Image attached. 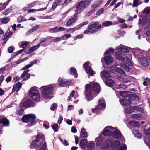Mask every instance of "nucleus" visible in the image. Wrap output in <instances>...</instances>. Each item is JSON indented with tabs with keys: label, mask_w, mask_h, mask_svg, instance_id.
I'll use <instances>...</instances> for the list:
<instances>
[{
	"label": "nucleus",
	"mask_w": 150,
	"mask_h": 150,
	"mask_svg": "<svg viewBox=\"0 0 150 150\" xmlns=\"http://www.w3.org/2000/svg\"><path fill=\"white\" fill-rule=\"evenodd\" d=\"M71 36V35L69 34H66L63 35L62 37V39L65 40H67Z\"/></svg>",
	"instance_id": "obj_52"
},
{
	"label": "nucleus",
	"mask_w": 150,
	"mask_h": 150,
	"mask_svg": "<svg viewBox=\"0 0 150 150\" xmlns=\"http://www.w3.org/2000/svg\"><path fill=\"white\" fill-rule=\"evenodd\" d=\"M104 83L106 85L109 86H112L115 83L113 80L110 79L106 80L104 81Z\"/></svg>",
	"instance_id": "obj_32"
},
{
	"label": "nucleus",
	"mask_w": 150,
	"mask_h": 150,
	"mask_svg": "<svg viewBox=\"0 0 150 150\" xmlns=\"http://www.w3.org/2000/svg\"><path fill=\"white\" fill-rule=\"evenodd\" d=\"M150 18L146 17H144L141 20L140 19L139 21V23L142 25H146L145 27L148 29H150ZM146 34L148 36H150V30L146 32Z\"/></svg>",
	"instance_id": "obj_13"
},
{
	"label": "nucleus",
	"mask_w": 150,
	"mask_h": 150,
	"mask_svg": "<svg viewBox=\"0 0 150 150\" xmlns=\"http://www.w3.org/2000/svg\"><path fill=\"white\" fill-rule=\"evenodd\" d=\"M96 144L92 141H90L87 145V148L89 150H93L95 148Z\"/></svg>",
	"instance_id": "obj_30"
},
{
	"label": "nucleus",
	"mask_w": 150,
	"mask_h": 150,
	"mask_svg": "<svg viewBox=\"0 0 150 150\" xmlns=\"http://www.w3.org/2000/svg\"><path fill=\"white\" fill-rule=\"evenodd\" d=\"M30 100L24 99L21 101L20 105L23 107L27 108L30 105Z\"/></svg>",
	"instance_id": "obj_26"
},
{
	"label": "nucleus",
	"mask_w": 150,
	"mask_h": 150,
	"mask_svg": "<svg viewBox=\"0 0 150 150\" xmlns=\"http://www.w3.org/2000/svg\"><path fill=\"white\" fill-rule=\"evenodd\" d=\"M112 133L111 136L117 139L120 138L123 141H125V139L122 134L116 128L113 127L112 129Z\"/></svg>",
	"instance_id": "obj_14"
},
{
	"label": "nucleus",
	"mask_w": 150,
	"mask_h": 150,
	"mask_svg": "<svg viewBox=\"0 0 150 150\" xmlns=\"http://www.w3.org/2000/svg\"><path fill=\"white\" fill-rule=\"evenodd\" d=\"M39 25H36L33 27L29 31L30 32H32L35 30L39 28Z\"/></svg>",
	"instance_id": "obj_58"
},
{
	"label": "nucleus",
	"mask_w": 150,
	"mask_h": 150,
	"mask_svg": "<svg viewBox=\"0 0 150 150\" xmlns=\"http://www.w3.org/2000/svg\"><path fill=\"white\" fill-rule=\"evenodd\" d=\"M22 121L24 122H28L31 121L32 125H35L37 121L36 119L35 115L33 114H29L24 116L22 118Z\"/></svg>",
	"instance_id": "obj_12"
},
{
	"label": "nucleus",
	"mask_w": 150,
	"mask_h": 150,
	"mask_svg": "<svg viewBox=\"0 0 150 150\" xmlns=\"http://www.w3.org/2000/svg\"><path fill=\"white\" fill-rule=\"evenodd\" d=\"M57 107V104L56 103H54L51 105L50 107V109L51 110H54L56 109Z\"/></svg>",
	"instance_id": "obj_53"
},
{
	"label": "nucleus",
	"mask_w": 150,
	"mask_h": 150,
	"mask_svg": "<svg viewBox=\"0 0 150 150\" xmlns=\"http://www.w3.org/2000/svg\"><path fill=\"white\" fill-rule=\"evenodd\" d=\"M65 28L62 27H57L55 28H50L49 30V31L51 33L57 32L64 30Z\"/></svg>",
	"instance_id": "obj_22"
},
{
	"label": "nucleus",
	"mask_w": 150,
	"mask_h": 150,
	"mask_svg": "<svg viewBox=\"0 0 150 150\" xmlns=\"http://www.w3.org/2000/svg\"><path fill=\"white\" fill-rule=\"evenodd\" d=\"M104 59L105 61V63L107 64H110L114 62L113 58L110 55L105 56L104 55Z\"/></svg>",
	"instance_id": "obj_20"
},
{
	"label": "nucleus",
	"mask_w": 150,
	"mask_h": 150,
	"mask_svg": "<svg viewBox=\"0 0 150 150\" xmlns=\"http://www.w3.org/2000/svg\"><path fill=\"white\" fill-rule=\"evenodd\" d=\"M19 91V82L14 84L13 86L12 93H13L16 91V92H18Z\"/></svg>",
	"instance_id": "obj_39"
},
{
	"label": "nucleus",
	"mask_w": 150,
	"mask_h": 150,
	"mask_svg": "<svg viewBox=\"0 0 150 150\" xmlns=\"http://www.w3.org/2000/svg\"><path fill=\"white\" fill-rule=\"evenodd\" d=\"M63 120V118L62 116V115H60L59 116L58 118V123H59V124H60L62 122Z\"/></svg>",
	"instance_id": "obj_63"
},
{
	"label": "nucleus",
	"mask_w": 150,
	"mask_h": 150,
	"mask_svg": "<svg viewBox=\"0 0 150 150\" xmlns=\"http://www.w3.org/2000/svg\"><path fill=\"white\" fill-rule=\"evenodd\" d=\"M129 3L127 4V6H131L132 5L133 7H137L138 5L142 3V2L138 0H127Z\"/></svg>",
	"instance_id": "obj_19"
},
{
	"label": "nucleus",
	"mask_w": 150,
	"mask_h": 150,
	"mask_svg": "<svg viewBox=\"0 0 150 150\" xmlns=\"http://www.w3.org/2000/svg\"><path fill=\"white\" fill-rule=\"evenodd\" d=\"M62 0H55L52 6V9H54L61 2Z\"/></svg>",
	"instance_id": "obj_45"
},
{
	"label": "nucleus",
	"mask_w": 150,
	"mask_h": 150,
	"mask_svg": "<svg viewBox=\"0 0 150 150\" xmlns=\"http://www.w3.org/2000/svg\"><path fill=\"white\" fill-rule=\"evenodd\" d=\"M85 96L86 100L90 101L96 96L101 90L99 84L92 83L86 84L85 86Z\"/></svg>",
	"instance_id": "obj_1"
},
{
	"label": "nucleus",
	"mask_w": 150,
	"mask_h": 150,
	"mask_svg": "<svg viewBox=\"0 0 150 150\" xmlns=\"http://www.w3.org/2000/svg\"><path fill=\"white\" fill-rule=\"evenodd\" d=\"M58 125L56 123L52 126V129L55 132L58 131Z\"/></svg>",
	"instance_id": "obj_54"
},
{
	"label": "nucleus",
	"mask_w": 150,
	"mask_h": 150,
	"mask_svg": "<svg viewBox=\"0 0 150 150\" xmlns=\"http://www.w3.org/2000/svg\"><path fill=\"white\" fill-rule=\"evenodd\" d=\"M12 33L11 31L6 32L5 33V35L2 36V38L3 40H6L7 38L11 36L12 35Z\"/></svg>",
	"instance_id": "obj_40"
},
{
	"label": "nucleus",
	"mask_w": 150,
	"mask_h": 150,
	"mask_svg": "<svg viewBox=\"0 0 150 150\" xmlns=\"http://www.w3.org/2000/svg\"><path fill=\"white\" fill-rule=\"evenodd\" d=\"M75 91L74 90L72 91L71 93L70 94V96L69 97L68 100L69 101L71 100L73 101V99H75L76 98V96H74Z\"/></svg>",
	"instance_id": "obj_43"
},
{
	"label": "nucleus",
	"mask_w": 150,
	"mask_h": 150,
	"mask_svg": "<svg viewBox=\"0 0 150 150\" xmlns=\"http://www.w3.org/2000/svg\"><path fill=\"white\" fill-rule=\"evenodd\" d=\"M70 73L71 74L74 75L75 78L77 76L76 70L74 68L71 67L70 69Z\"/></svg>",
	"instance_id": "obj_36"
},
{
	"label": "nucleus",
	"mask_w": 150,
	"mask_h": 150,
	"mask_svg": "<svg viewBox=\"0 0 150 150\" xmlns=\"http://www.w3.org/2000/svg\"><path fill=\"white\" fill-rule=\"evenodd\" d=\"M132 52L135 57L138 60L139 62L141 65L144 66H146L148 65L149 63L147 59L142 56V55H139V54L143 53L144 52V50L137 48L132 49Z\"/></svg>",
	"instance_id": "obj_5"
},
{
	"label": "nucleus",
	"mask_w": 150,
	"mask_h": 150,
	"mask_svg": "<svg viewBox=\"0 0 150 150\" xmlns=\"http://www.w3.org/2000/svg\"><path fill=\"white\" fill-rule=\"evenodd\" d=\"M119 66L121 68H123V69L125 70L127 72H128L129 71L130 69L129 67L127 66L125 64V63H121L120 64Z\"/></svg>",
	"instance_id": "obj_35"
},
{
	"label": "nucleus",
	"mask_w": 150,
	"mask_h": 150,
	"mask_svg": "<svg viewBox=\"0 0 150 150\" xmlns=\"http://www.w3.org/2000/svg\"><path fill=\"white\" fill-rule=\"evenodd\" d=\"M58 81H60L59 85L62 87H64L67 86L70 82L65 79H62L61 78H59Z\"/></svg>",
	"instance_id": "obj_24"
},
{
	"label": "nucleus",
	"mask_w": 150,
	"mask_h": 150,
	"mask_svg": "<svg viewBox=\"0 0 150 150\" xmlns=\"http://www.w3.org/2000/svg\"><path fill=\"white\" fill-rule=\"evenodd\" d=\"M88 142V141L87 139H83L80 142V145L81 148L84 149L86 147V144Z\"/></svg>",
	"instance_id": "obj_33"
},
{
	"label": "nucleus",
	"mask_w": 150,
	"mask_h": 150,
	"mask_svg": "<svg viewBox=\"0 0 150 150\" xmlns=\"http://www.w3.org/2000/svg\"><path fill=\"white\" fill-rule=\"evenodd\" d=\"M93 0H81L76 6V12L80 13L87 7Z\"/></svg>",
	"instance_id": "obj_10"
},
{
	"label": "nucleus",
	"mask_w": 150,
	"mask_h": 150,
	"mask_svg": "<svg viewBox=\"0 0 150 150\" xmlns=\"http://www.w3.org/2000/svg\"><path fill=\"white\" fill-rule=\"evenodd\" d=\"M88 21H86L85 22H83L74 28L69 29V31H70L71 32L73 33L75 30H78L80 28L84 26L85 25L88 24Z\"/></svg>",
	"instance_id": "obj_21"
},
{
	"label": "nucleus",
	"mask_w": 150,
	"mask_h": 150,
	"mask_svg": "<svg viewBox=\"0 0 150 150\" xmlns=\"http://www.w3.org/2000/svg\"><path fill=\"white\" fill-rule=\"evenodd\" d=\"M104 11V9L103 8H101L96 13V15H99Z\"/></svg>",
	"instance_id": "obj_57"
},
{
	"label": "nucleus",
	"mask_w": 150,
	"mask_h": 150,
	"mask_svg": "<svg viewBox=\"0 0 150 150\" xmlns=\"http://www.w3.org/2000/svg\"><path fill=\"white\" fill-rule=\"evenodd\" d=\"M0 124H2L4 127H8L10 125L9 120L6 117L1 118Z\"/></svg>",
	"instance_id": "obj_25"
},
{
	"label": "nucleus",
	"mask_w": 150,
	"mask_h": 150,
	"mask_svg": "<svg viewBox=\"0 0 150 150\" xmlns=\"http://www.w3.org/2000/svg\"><path fill=\"white\" fill-rule=\"evenodd\" d=\"M37 63V60H35L32 61L30 62V64H28L23 67L22 69V70H24L27 69H28L31 67V66H32L34 64H36Z\"/></svg>",
	"instance_id": "obj_34"
},
{
	"label": "nucleus",
	"mask_w": 150,
	"mask_h": 150,
	"mask_svg": "<svg viewBox=\"0 0 150 150\" xmlns=\"http://www.w3.org/2000/svg\"><path fill=\"white\" fill-rule=\"evenodd\" d=\"M88 134L84 128L81 129L80 132V137L82 138L87 137Z\"/></svg>",
	"instance_id": "obj_31"
},
{
	"label": "nucleus",
	"mask_w": 150,
	"mask_h": 150,
	"mask_svg": "<svg viewBox=\"0 0 150 150\" xmlns=\"http://www.w3.org/2000/svg\"><path fill=\"white\" fill-rule=\"evenodd\" d=\"M46 145L44 136L42 135L38 134L34 138L31 146L35 148L40 147V149L44 150L45 149Z\"/></svg>",
	"instance_id": "obj_4"
},
{
	"label": "nucleus",
	"mask_w": 150,
	"mask_h": 150,
	"mask_svg": "<svg viewBox=\"0 0 150 150\" xmlns=\"http://www.w3.org/2000/svg\"><path fill=\"white\" fill-rule=\"evenodd\" d=\"M10 21V18L8 17L3 18L1 19V23L3 24H6Z\"/></svg>",
	"instance_id": "obj_46"
},
{
	"label": "nucleus",
	"mask_w": 150,
	"mask_h": 150,
	"mask_svg": "<svg viewBox=\"0 0 150 150\" xmlns=\"http://www.w3.org/2000/svg\"><path fill=\"white\" fill-rule=\"evenodd\" d=\"M55 87L54 85L53 84L41 87L40 89L43 98L45 99H51L53 97V94Z\"/></svg>",
	"instance_id": "obj_3"
},
{
	"label": "nucleus",
	"mask_w": 150,
	"mask_h": 150,
	"mask_svg": "<svg viewBox=\"0 0 150 150\" xmlns=\"http://www.w3.org/2000/svg\"><path fill=\"white\" fill-rule=\"evenodd\" d=\"M128 123L131 125L135 126L136 124H137L138 123L137 122L135 121H130Z\"/></svg>",
	"instance_id": "obj_56"
},
{
	"label": "nucleus",
	"mask_w": 150,
	"mask_h": 150,
	"mask_svg": "<svg viewBox=\"0 0 150 150\" xmlns=\"http://www.w3.org/2000/svg\"><path fill=\"white\" fill-rule=\"evenodd\" d=\"M111 72L114 73H115V72L120 73L122 75L120 77V79H122L123 81L125 83H127L130 81L132 79V77L128 76L126 74L124 71L118 67H116L113 69H112V68L111 69Z\"/></svg>",
	"instance_id": "obj_7"
},
{
	"label": "nucleus",
	"mask_w": 150,
	"mask_h": 150,
	"mask_svg": "<svg viewBox=\"0 0 150 150\" xmlns=\"http://www.w3.org/2000/svg\"><path fill=\"white\" fill-rule=\"evenodd\" d=\"M14 48L13 46H10L9 47L8 49V53H12L13 51Z\"/></svg>",
	"instance_id": "obj_60"
},
{
	"label": "nucleus",
	"mask_w": 150,
	"mask_h": 150,
	"mask_svg": "<svg viewBox=\"0 0 150 150\" xmlns=\"http://www.w3.org/2000/svg\"><path fill=\"white\" fill-rule=\"evenodd\" d=\"M127 146L125 144H122L121 146L119 147L118 150H126Z\"/></svg>",
	"instance_id": "obj_55"
},
{
	"label": "nucleus",
	"mask_w": 150,
	"mask_h": 150,
	"mask_svg": "<svg viewBox=\"0 0 150 150\" xmlns=\"http://www.w3.org/2000/svg\"><path fill=\"white\" fill-rule=\"evenodd\" d=\"M139 108L137 106H130L125 109L124 113L126 114H130L134 112L135 110H139Z\"/></svg>",
	"instance_id": "obj_16"
},
{
	"label": "nucleus",
	"mask_w": 150,
	"mask_h": 150,
	"mask_svg": "<svg viewBox=\"0 0 150 150\" xmlns=\"http://www.w3.org/2000/svg\"><path fill=\"white\" fill-rule=\"evenodd\" d=\"M91 66V64L88 61L85 62L83 65L86 73L91 76L95 74V72L92 70Z\"/></svg>",
	"instance_id": "obj_15"
},
{
	"label": "nucleus",
	"mask_w": 150,
	"mask_h": 150,
	"mask_svg": "<svg viewBox=\"0 0 150 150\" xmlns=\"http://www.w3.org/2000/svg\"><path fill=\"white\" fill-rule=\"evenodd\" d=\"M29 43L26 41L22 42L21 44V47L22 48H24L26 49L27 46L28 44Z\"/></svg>",
	"instance_id": "obj_50"
},
{
	"label": "nucleus",
	"mask_w": 150,
	"mask_h": 150,
	"mask_svg": "<svg viewBox=\"0 0 150 150\" xmlns=\"http://www.w3.org/2000/svg\"><path fill=\"white\" fill-rule=\"evenodd\" d=\"M61 40V37H57L55 38L52 39V42H57L60 41Z\"/></svg>",
	"instance_id": "obj_59"
},
{
	"label": "nucleus",
	"mask_w": 150,
	"mask_h": 150,
	"mask_svg": "<svg viewBox=\"0 0 150 150\" xmlns=\"http://www.w3.org/2000/svg\"><path fill=\"white\" fill-rule=\"evenodd\" d=\"M131 99H132V100H138L139 99L138 97L135 95H133L131 97Z\"/></svg>",
	"instance_id": "obj_62"
},
{
	"label": "nucleus",
	"mask_w": 150,
	"mask_h": 150,
	"mask_svg": "<svg viewBox=\"0 0 150 150\" xmlns=\"http://www.w3.org/2000/svg\"><path fill=\"white\" fill-rule=\"evenodd\" d=\"M119 94L123 97H126L128 96L129 95V93L127 91H121L119 93Z\"/></svg>",
	"instance_id": "obj_47"
},
{
	"label": "nucleus",
	"mask_w": 150,
	"mask_h": 150,
	"mask_svg": "<svg viewBox=\"0 0 150 150\" xmlns=\"http://www.w3.org/2000/svg\"><path fill=\"white\" fill-rule=\"evenodd\" d=\"M120 144L118 140L112 141V140H108L104 142L101 145V148L106 149L112 146L113 147H117Z\"/></svg>",
	"instance_id": "obj_11"
},
{
	"label": "nucleus",
	"mask_w": 150,
	"mask_h": 150,
	"mask_svg": "<svg viewBox=\"0 0 150 150\" xmlns=\"http://www.w3.org/2000/svg\"><path fill=\"white\" fill-rule=\"evenodd\" d=\"M112 22L109 21H105L102 23L103 26L107 27L112 25Z\"/></svg>",
	"instance_id": "obj_44"
},
{
	"label": "nucleus",
	"mask_w": 150,
	"mask_h": 150,
	"mask_svg": "<svg viewBox=\"0 0 150 150\" xmlns=\"http://www.w3.org/2000/svg\"><path fill=\"white\" fill-rule=\"evenodd\" d=\"M146 56L147 58L150 61V49H149L146 52Z\"/></svg>",
	"instance_id": "obj_64"
},
{
	"label": "nucleus",
	"mask_w": 150,
	"mask_h": 150,
	"mask_svg": "<svg viewBox=\"0 0 150 150\" xmlns=\"http://www.w3.org/2000/svg\"><path fill=\"white\" fill-rule=\"evenodd\" d=\"M144 134L145 135L144 138L145 140L146 138L150 139V127L148 129L144 130Z\"/></svg>",
	"instance_id": "obj_42"
},
{
	"label": "nucleus",
	"mask_w": 150,
	"mask_h": 150,
	"mask_svg": "<svg viewBox=\"0 0 150 150\" xmlns=\"http://www.w3.org/2000/svg\"><path fill=\"white\" fill-rule=\"evenodd\" d=\"M113 127L111 126H107L104 129L103 132V134L105 136H111L112 134V129Z\"/></svg>",
	"instance_id": "obj_17"
},
{
	"label": "nucleus",
	"mask_w": 150,
	"mask_h": 150,
	"mask_svg": "<svg viewBox=\"0 0 150 150\" xmlns=\"http://www.w3.org/2000/svg\"><path fill=\"white\" fill-rule=\"evenodd\" d=\"M77 18L76 16H74L71 19L69 20L66 23V25L67 27H69L74 23L76 20Z\"/></svg>",
	"instance_id": "obj_29"
},
{
	"label": "nucleus",
	"mask_w": 150,
	"mask_h": 150,
	"mask_svg": "<svg viewBox=\"0 0 150 150\" xmlns=\"http://www.w3.org/2000/svg\"><path fill=\"white\" fill-rule=\"evenodd\" d=\"M132 117L133 119L136 120H140L142 119L141 115L140 114H132Z\"/></svg>",
	"instance_id": "obj_37"
},
{
	"label": "nucleus",
	"mask_w": 150,
	"mask_h": 150,
	"mask_svg": "<svg viewBox=\"0 0 150 150\" xmlns=\"http://www.w3.org/2000/svg\"><path fill=\"white\" fill-rule=\"evenodd\" d=\"M114 51V50L112 48H110L107 51H106L104 55H107L108 54H112Z\"/></svg>",
	"instance_id": "obj_48"
},
{
	"label": "nucleus",
	"mask_w": 150,
	"mask_h": 150,
	"mask_svg": "<svg viewBox=\"0 0 150 150\" xmlns=\"http://www.w3.org/2000/svg\"><path fill=\"white\" fill-rule=\"evenodd\" d=\"M12 7L10 6L9 8L6 9V11H4L3 13L5 15H6L12 11Z\"/></svg>",
	"instance_id": "obj_51"
},
{
	"label": "nucleus",
	"mask_w": 150,
	"mask_h": 150,
	"mask_svg": "<svg viewBox=\"0 0 150 150\" xmlns=\"http://www.w3.org/2000/svg\"><path fill=\"white\" fill-rule=\"evenodd\" d=\"M95 140L96 141V145L97 146H99L101 145L103 141V138L101 137H99L96 138Z\"/></svg>",
	"instance_id": "obj_41"
},
{
	"label": "nucleus",
	"mask_w": 150,
	"mask_h": 150,
	"mask_svg": "<svg viewBox=\"0 0 150 150\" xmlns=\"http://www.w3.org/2000/svg\"><path fill=\"white\" fill-rule=\"evenodd\" d=\"M29 70H28L24 71L23 73L21 75L20 78H19L20 80L21 81L26 80L29 79L30 76V74L28 73Z\"/></svg>",
	"instance_id": "obj_18"
},
{
	"label": "nucleus",
	"mask_w": 150,
	"mask_h": 150,
	"mask_svg": "<svg viewBox=\"0 0 150 150\" xmlns=\"http://www.w3.org/2000/svg\"><path fill=\"white\" fill-rule=\"evenodd\" d=\"M145 142L149 146V148L150 149V139L146 138Z\"/></svg>",
	"instance_id": "obj_61"
},
{
	"label": "nucleus",
	"mask_w": 150,
	"mask_h": 150,
	"mask_svg": "<svg viewBox=\"0 0 150 150\" xmlns=\"http://www.w3.org/2000/svg\"><path fill=\"white\" fill-rule=\"evenodd\" d=\"M100 4V3L99 1H96L92 5L91 8L92 9L90 11L91 12H93L95 11V9L98 7H99Z\"/></svg>",
	"instance_id": "obj_28"
},
{
	"label": "nucleus",
	"mask_w": 150,
	"mask_h": 150,
	"mask_svg": "<svg viewBox=\"0 0 150 150\" xmlns=\"http://www.w3.org/2000/svg\"><path fill=\"white\" fill-rule=\"evenodd\" d=\"M120 102L122 105L128 106L131 103V101L130 100H128L125 99H123L120 100Z\"/></svg>",
	"instance_id": "obj_27"
},
{
	"label": "nucleus",
	"mask_w": 150,
	"mask_h": 150,
	"mask_svg": "<svg viewBox=\"0 0 150 150\" xmlns=\"http://www.w3.org/2000/svg\"><path fill=\"white\" fill-rule=\"evenodd\" d=\"M130 48L129 47L120 44L116 48L117 51L115 53L116 58L119 60L125 62L129 65H132V63L129 59L127 57L125 53L128 52Z\"/></svg>",
	"instance_id": "obj_2"
},
{
	"label": "nucleus",
	"mask_w": 150,
	"mask_h": 150,
	"mask_svg": "<svg viewBox=\"0 0 150 150\" xmlns=\"http://www.w3.org/2000/svg\"><path fill=\"white\" fill-rule=\"evenodd\" d=\"M126 86L122 83H119L115 85V88L117 89H119L120 88H125Z\"/></svg>",
	"instance_id": "obj_49"
},
{
	"label": "nucleus",
	"mask_w": 150,
	"mask_h": 150,
	"mask_svg": "<svg viewBox=\"0 0 150 150\" xmlns=\"http://www.w3.org/2000/svg\"><path fill=\"white\" fill-rule=\"evenodd\" d=\"M98 22H91L84 31V33L90 34L98 31L101 27L100 25H98Z\"/></svg>",
	"instance_id": "obj_6"
},
{
	"label": "nucleus",
	"mask_w": 150,
	"mask_h": 150,
	"mask_svg": "<svg viewBox=\"0 0 150 150\" xmlns=\"http://www.w3.org/2000/svg\"><path fill=\"white\" fill-rule=\"evenodd\" d=\"M100 76L102 79L104 80L105 78H110L111 75L110 73L106 71H101Z\"/></svg>",
	"instance_id": "obj_23"
},
{
	"label": "nucleus",
	"mask_w": 150,
	"mask_h": 150,
	"mask_svg": "<svg viewBox=\"0 0 150 150\" xmlns=\"http://www.w3.org/2000/svg\"><path fill=\"white\" fill-rule=\"evenodd\" d=\"M105 108V103L104 99L101 98L98 100V104L95 108L92 109L93 113L98 114L101 111L103 110Z\"/></svg>",
	"instance_id": "obj_9"
},
{
	"label": "nucleus",
	"mask_w": 150,
	"mask_h": 150,
	"mask_svg": "<svg viewBox=\"0 0 150 150\" xmlns=\"http://www.w3.org/2000/svg\"><path fill=\"white\" fill-rule=\"evenodd\" d=\"M29 94L30 96L35 101H39L41 99L40 94L36 87H31L29 90Z\"/></svg>",
	"instance_id": "obj_8"
},
{
	"label": "nucleus",
	"mask_w": 150,
	"mask_h": 150,
	"mask_svg": "<svg viewBox=\"0 0 150 150\" xmlns=\"http://www.w3.org/2000/svg\"><path fill=\"white\" fill-rule=\"evenodd\" d=\"M40 47V44H38L37 45L35 46L32 47H31L29 50L28 51L27 53L28 54H30L33 52L35 51L38 48Z\"/></svg>",
	"instance_id": "obj_38"
}]
</instances>
